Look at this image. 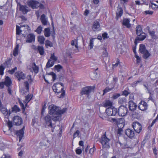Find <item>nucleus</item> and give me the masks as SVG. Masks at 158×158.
<instances>
[{
	"label": "nucleus",
	"mask_w": 158,
	"mask_h": 158,
	"mask_svg": "<svg viewBox=\"0 0 158 158\" xmlns=\"http://www.w3.org/2000/svg\"><path fill=\"white\" fill-rule=\"evenodd\" d=\"M48 108V113L52 115V120L54 121H59L61 118V114L67 110V109L65 108L60 110L59 107L53 104L49 106Z\"/></svg>",
	"instance_id": "nucleus-1"
},
{
	"label": "nucleus",
	"mask_w": 158,
	"mask_h": 158,
	"mask_svg": "<svg viewBox=\"0 0 158 158\" xmlns=\"http://www.w3.org/2000/svg\"><path fill=\"white\" fill-rule=\"evenodd\" d=\"M64 87L63 84L60 82L54 84L52 87V88L56 95H59L61 93L60 95L58 96L59 98H63L65 95V91L64 90Z\"/></svg>",
	"instance_id": "nucleus-2"
},
{
	"label": "nucleus",
	"mask_w": 158,
	"mask_h": 158,
	"mask_svg": "<svg viewBox=\"0 0 158 158\" xmlns=\"http://www.w3.org/2000/svg\"><path fill=\"white\" fill-rule=\"evenodd\" d=\"M44 122L45 123L46 126H48L51 128V131L53 132L54 129L55 128V126L54 125L52 124V118L51 116L49 115H47L44 117Z\"/></svg>",
	"instance_id": "nucleus-3"
},
{
	"label": "nucleus",
	"mask_w": 158,
	"mask_h": 158,
	"mask_svg": "<svg viewBox=\"0 0 158 158\" xmlns=\"http://www.w3.org/2000/svg\"><path fill=\"white\" fill-rule=\"evenodd\" d=\"M110 141V139L106 136V132H105L104 134L102 135L100 140L103 148H110L109 143Z\"/></svg>",
	"instance_id": "nucleus-4"
},
{
	"label": "nucleus",
	"mask_w": 158,
	"mask_h": 158,
	"mask_svg": "<svg viewBox=\"0 0 158 158\" xmlns=\"http://www.w3.org/2000/svg\"><path fill=\"white\" fill-rule=\"evenodd\" d=\"M95 88V86H87L84 87L82 89L81 91V94L82 95L85 94L89 96V94L92 92H94V89Z\"/></svg>",
	"instance_id": "nucleus-5"
},
{
	"label": "nucleus",
	"mask_w": 158,
	"mask_h": 158,
	"mask_svg": "<svg viewBox=\"0 0 158 158\" xmlns=\"http://www.w3.org/2000/svg\"><path fill=\"white\" fill-rule=\"evenodd\" d=\"M127 112V108L126 107L121 105L118 109V114L121 116H125Z\"/></svg>",
	"instance_id": "nucleus-6"
},
{
	"label": "nucleus",
	"mask_w": 158,
	"mask_h": 158,
	"mask_svg": "<svg viewBox=\"0 0 158 158\" xmlns=\"http://www.w3.org/2000/svg\"><path fill=\"white\" fill-rule=\"evenodd\" d=\"M27 4L29 7L33 9L38 8L40 4L39 2L34 0H30L27 1Z\"/></svg>",
	"instance_id": "nucleus-7"
},
{
	"label": "nucleus",
	"mask_w": 158,
	"mask_h": 158,
	"mask_svg": "<svg viewBox=\"0 0 158 158\" xmlns=\"http://www.w3.org/2000/svg\"><path fill=\"white\" fill-rule=\"evenodd\" d=\"M132 127L135 131L138 133H139L142 130V126L138 122H135L133 123Z\"/></svg>",
	"instance_id": "nucleus-8"
},
{
	"label": "nucleus",
	"mask_w": 158,
	"mask_h": 158,
	"mask_svg": "<svg viewBox=\"0 0 158 158\" xmlns=\"http://www.w3.org/2000/svg\"><path fill=\"white\" fill-rule=\"evenodd\" d=\"M13 122L14 125L19 126L22 124L23 120L21 117L16 116H14L13 118Z\"/></svg>",
	"instance_id": "nucleus-9"
},
{
	"label": "nucleus",
	"mask_w": 158,
	"mask_h": 158,
	"mask_svg": "<svg viewBox=\"0 0 158 158\" xmlns=\"http://www.w3.org/2000/svg\"><path fill=\"white\" fill-rule=\"evenodd\" d=\"M137 35L138 36L136 37L134 42V43L135 45H137V41L138 40L142 41L144 40L146 38V36L145 33L144 35V34L140 33Z\"/></svg>",
	"instance_id": "nucleus-10"
},
{
	"label": "nucleus",
	"mask_w": 158,
	"mask_h": 158,
	"mask_svg": "<svg viewBox=\"0 0 158 158\" xmlns=\"http://www.w3.org/2000/svg\"><path fill=\"white\" fill-rule=\"evenodd\" d=\"M15 75L18 78V80L19 81L21 79L24 80L26 78L25 74L20 71L15 73Z\"/></svg>",
	"instance_id": "nucleus-11"
},
{
	"label": "nucleus",
	"mask_w": 158,
	"mask_h": 158,
	"mask_svg": "<svg viewBox=\"0 0 158 158\" xmlns=\"http://www.w3.org/2000/svg\"><path fill=\"white\" fill-rule=\"evenodd\" d=\"M148 105L146 102L144 101H141L138 106L139 108L141 110H146L148 108Z\"/></svg>",
	"instance_id": "nucleus-12"
},
{
	"label": "nucleus",
	"mask_w": 158,
	"mask_h": 158,
	"mask_svg": "<svg viewBox=\"0 0 158 158\" xmlns=\"http://www.w3.org/2000/svg\"><path fill=\"white\" fill-rule=\"evenodd\" d=\"M24 128L25 127H23L22 129L16 131V134L19 137V141H20L22 138L23 137Z\"/></svg>",
	"instance_id": "nucleus-13"
},
{
	"label": "nucleus",
	"mask_w": 158,
	"mask_h": 158,
	"mask_svg": "<svg viewBox=\"0 0 158 158\" xmlns=\"http://www.w3.org/2000/svg\"><path fill=\"white\" fill-rule=\"evenodd\" d=\"M125 133L126 135L130 138H133L135 136L134 131L130 129H127L125 130Z\"/></svg>",
	"instance_id": "nucleus-14"
},
{
	"label": "nucleus",
	"mask_w": 158,
	"mask_h": 158,
	"mask_svg": "<svg viewBox=\"0 0 158 158\" xmlns=\"http://www.w3.org/2000/svg\"><path fill=\"white\" fill-rule=\"evenodd\" d=\"M35 41V36L33 34L31 33L27 35L26 40V42L31 43Z\"/></svg>",
	"instance_id": "nucleus-15"
},
{
	"label": "nucleus",
	"mask_w": 158,
	"mask_h": 158,
	"mask_svg": "<svg viewBox=\"0 0 158 158\" xmlns=\"http://www.w3.org/2000/svg\"><path fill=\"white\" fill-rule=\"evenodd\" d=\"M137 105L132 101L129 102V110L134 111L136 109Z\"/></svg>",
	"instance_id": "nucleus-16"
},
{
	"label": "nucleus",
	"mask_w": 158,
	"mask_h": 158,
	"mask_svg": "<svg viewBox=\"0 0 158 158\" xmlns=\"http://www.w3.org/2000/svg\"><path fill=\"white\" fill-rule=\"evenodd\" d=\"M27 78L28 79V81H26L24 82V85L25 86L26 90L27 91L29 90V84L28 82L29 83H31L32 81V79H31V75H28L27 76Z\"/></svg>",
	"instance_id": "nucleus-17"
},
{
	"label": "nucleus",
	"mask_w": 158,
	"mask_h": 158,
	"mask_svg": "<svg viewBox=\"0 0 158 158\" xmlns=\"http://www.w3.org/2000/svg\"><path fill=\"white\" fill-rule=\"evenodd\" d=\"M113 104L112 102L109 100H106L102 103V106L105 107H111Z\"/></svg>",
	"instance_id": "nucleus-18"
},
{
	"label": "nucleus",
	"mask_w": 158,
	"mask_h": 158,
	"mask_svg": "<svg viewBox=\"0 0 158 158\" xmlns=\"http://www.w3.org/2000/svg\"><path fill=\"white\" fill-rule=\"evenodd\" d=\"M0 109L2 112L6 116H9L11 113V111H10V110H9L8 111L7 109L6 108L2 107Z\"/></svg>",
	"instance_id": "nucleus-19"
},
{
	"label": "nucleus",
	"mask_w": 158,
	"mask_h": 158,
	"mask_svg": "<svg viewBox=\"0 0 158 158\" xmlns=\"http://www.w3.org/2000/svg\"><path fill=\"white\" fill-rule=\"evenodd\" d=\"M102 56L103 57V60L104 61H107L109 62L110 58L108 56V53L105 48V50L102 52Z\"/></svg>",
	"instance_id": "nucleus-20"
},
{
	"label": "nucleus",
	"mask_w": 158,
	"mask_h": 158,
	"mask_svg": "<svg viewBox=\"0 0 158 158\" xmlns=\"http://www.w3.org/2000/svg\"><path fill=\"white\" fill-rule=\"evenodd\" d=\"M100 26L99 23L98 21H95L94 22L92 29L94 31H98L100 29Z\"/></svg>",
	"instance_id": "nucleus-21"
},
{
	"label": "nucleus",
	"mask_w": 158,
	"mask_h": 158,
	"mask_svg": "<svg viewBox=\"0 0 158 158\" xmlns=\"http://www.w3.org/2000/svg\"><path fill=\"white\" fill-rule=\"evenodd\" d=\"M28 7L26 6L20 5L19 10L21 11L23 14H26L29 11L27 9Z\"/></svg>",
	"instance_id": "nucleus-22"
},
{
	"label": "nucleus",
	"mask_w": 158,
	"mask_h": 158,
	"mask_svg": "<svg viewBox=\"0 0 158 158\" xmlns=\"http://www.w3.org/2000/svg\"><path fill=\"white\" fill-rule=\"evenodd\" d=\"M123 14V10L121 8H119L117 9L116 13V19H118Z\"/></svg>",
	"instance_id": "nucleus-23"
},
{
	"label": "nucleus",
	"mask_w": 158,
	"mask_h": 158,
	"mask_svg": "<svg viewBox=\"0 0 158 158\" xmlns=\"http://www.w3.org/2000/svg\"><path fill=\"white\" fill-rule=\"evenodd\" d=\"M5 85L7 87L10 86L12 84L11 81L9 77H6L5 80L4 82Z\"/></svg>",
	"instance_id": "nucleus-24"
},
{
	"label": "nucleus",
	"mask_w": 158,
	"mask_h": 158,
	"mask_svg": "<svg viewBox=\"0 0 158 158\" xmlns=\"http://www.w3.org/2000/svg\"><path fill=\"white\" fill-rule=\"evenodd\" d=\"M40 20L43 25H47L48 21L47 19L46 18L45 15L44 14H43L41 16Z\"/></svg>",
	"instance_id": "nucleus-25"
},
{
	"label": "nucleus",
	"mask_w": 158,
	"mask_h": 158,
	"mask_svg": "<svg viewBox=\"0 0 158 158\" xmlns=\"http://www.w3.org/2000/svg\"><path fill=\"white\" fill-rule=\"evenodd\" d=\"M130 21L129 19H124L123 21V24L127 28H129L131 27V24L129 23Z\"/></svg>",
	"instance_id": "nucleus-26"
},
{
	"label": "nucleus",
	"mask_w": 158,
	"mask_h": 158,
	"mask_svg": "<svg viewBox=\"0 0 158 158\" xmlns=\"http://www.w3.org/2000/svg\"><path fill=\"white\" fill-rule=\"evenodd\" d=\"M37 50V52L39 53L40 55L42 56L44 55L45 52L43 46H38Z\"/></svg>",
	"instance_id": "nucleus-27"
},
{
	"label": "nucleus",
	"mask_w": 158,
	"mask_h": 158,
	"mask_svg": "<svg viewBox=\"0 0 158 158\" xmlns=\"http://www.w3.org/2000/svg\"><path fill=\"white\" fill-rule=\"evenodd\" d=\"M135 31L137 35H138V34L140 33L145 34V33L143 32L142 28L140 25H138L136 27Z\"/></svg>",
	"instance_id": "nucleus-28"
},
{
	"label": "nucleus",
	"mask_w": 158,
	"mask_h": 158,
	"mask_svg": "<svg viewBox=\"0 0 158 158\" xmlns=\"http://www.w3.org/2000/svg\"><path fill=\"white\" fill-rule=\"evenodd\" d=\"M44 35L46 37H49L50 35V31L49 27L46 28L44 31Z\"/></svg>",
	"instance_id": "nucleus-29"
},
{
	"label": "nucleus",
	"mask_w": 158,
	"mask_h": 158,
	"mask_svg": "<svg viewBox=\"0 0 158 158\" xmlns=\"http://www.w3.org/2000/svg\"><path fill=\"white\" fill-rule=\"evenodd\" d=\"M147 50L146 49V47L145 45L143 44H140L139 45V52L140 53L143 54Z\"/></svg>",
	"instance_id": "nucleus-30"
},
{
	"label": "nucleus",
	"mask_w": 158,
	"mask_h": 158,
	"mask_svg": "<svg viewBox=\"0 0 158 158\" xmlns=\"http://www.w3.org/2000/svg\"><path fill=\"white\" fill-rule=\"evenodd\" d=\"M78 49H75L74 46L70 47L69 48L68 51L69 53L66 52V54L67 55L70 56V53H72L73 52H76Z\"/></svg>",
	"instance_id": "nucleus-31"
},
{
	"label": "nucleus",
	"mask_w": 158,
	"mask_h": 158,
	"mask_svg": "<svg viewBox=\"0 0 158 158\" xmlns=\"http://www.w3.org/2000/svg\"><path fill=\"white\" fill-rule=\"evenodd\" d=\"M19 44H16L15 48L13 52V55L16 56L18 55V54L19 48Z\"/></svg>",
	"instance_id": "nucleus-32"
},
{
	"label": "nucleus",
	"mask_w": 158,
	"mask_h": 158,
	"mask_svg": "<svg viewBox=\"0 0 158 158\" xmlns=\"http://www.w3.org/2000/svg\"><path fill=\"white\" fill-rule=\"evenodd\" d=\"M54 64V61H52L51 59H49L48 60L46 64V67L47 68H49L52 66Z\"/></svg>",
	"instance_id": "nucleus-33"
},
{
	"label": "nucleus",
	"mask_w": 158,
	"mask_h": 158,
	"mask_svg": "<svg viewBox=\"0 0 158 158\" xmlns=\"http://www.w3.org/2000/svg\"><path fill=\"white\" fill-rule=\"evenodd\" d=\"M148 32L152 37V38L154 39H158V37L155 34V32L154 31H150V30H148Z\"/></svg>",
	"instance_id": "nucleus-34"
},
{
	"label": "nucleus",
	"mask_w": 158,
	"mask_h": 158,
	"mask_svg": "<svg viewBox=\"0 0 158 158\" xmlns=\"http://www.w3.org/2000/svg\"><path fill=\"white\" fill-rule=\"evenodd\" d=\"M45 38L43 36H40L38 37V41L41 44H44Z\"/></svg>",
	"instance_id": "nucleus-35"
},
{
	"label": "nucleus",
	"mask_w": 158,
	"mask_h": 158,
	"mask_svg": "<svg viewBox=\"0 0 158 158\" xmlns=\"http://www.w3.org/2000/svg\"><path fill=\"white\" fill-rule=\"evenodd\" d=\"M112 109H113V107L112 108L111 107H109L106 109V112L108 115L111 116Z\"/></svg>",
	"instance_id": "nucleus-36"
},
{
	"label": "nucleus",
	"mask_w": 158,
	"mask_h": 158,
	"mask_svg": "<svg viewBox=\"0 0 158 158\" xmlns=\"http://www.w3.org/2000/svg\"><path fill=\"white\" fill-rule=\"evenodd\" d=\"M71 46H74L75 49H78V46L77 44V41L76 43L74 40L71 41Z\"/></svg>",
	"instance_id": "nucleus-37"
},
{
	"label": "nucleus",
	"mask_w": 158,
	"mask_h": 158,
	"mask_svg": "<svg viewBox=\"0 0 158 158\" xmlns=\"http://www.w3.org/2000/svg\"><path fill=\"white\" fill-rule=\"evenodd\" d=\"M126 99L125 98H120L118 99V102L120 104H123L126 102Z\"/></svg>",
	"instance_id": "nucleus-38"
},
{
	"label": "nucleus",
	"mask_w": 158,
	"mask_h": 158,
	"mask_svg": "<svg viewBox=\"0 0 158 158\" xmlns=\"http://www.w3.org/2000/svg\"><path fill=\"white\" fill-rule=\"evenodd\" d=\"M54 68L57 71V72H59L63 69V67L60 64H58L56 65L55 66Z\"/></svg>",
	"instance_id": "nucleus-39"
},
{
	"label": "nucleus",
	"mask_w": 158,
	"mask_h": 158,
	"mask_svg": "<svg viewBox=\"0 0 158 158\" xmlns=\"http://www.w3.org/2000/svg\"><path fill=\"white\" fill-rule=\"evenodd\" d=\"M143 54V57L145 59H147L150 55V54L147 50Z\"/></svg>",
	"instance_id": "nucleus-40"
},
{
	"label": "nucleus",
	"mask_w": 158,
	"mask_h": 158,
	"mask_svg": "<svg viewBox=\"0 0 158 158\" xmlns=\"http://www.w3.org/2000/svg\"><path fill=\"white\" fill-rule=\"evenodd\" d=\"M112 113L111 116H116L118 115V110L117 108L113 107V109L112 110Z\"/></svg>",
	"instance_id": "nucleus-41"
},
{
	"label": "nucleus",
	"mask_w": 158,
	"mask_h": 158,
	"mask_svg": "<svg viewBox=\"0 0 158 158\" xmlns=\"http://www.w3.org/2000/svg\"><path fill=\"white\" fill-rule=\"evenodd\" d=\"M45 46L47 48H48V46L51 47L53 46V44L50 41L48 40L45 41Z\"/></svg>",
	"instance_id": "nucleus-42"
},
{
	"label": "nucleus",
	"mask_w": 158,
	"mask_h": 158,
	"mask_svg": "<svg viewBox=\"0 0 158 158\" xmlns=\"http://www.w3.org/2000/svg\"><path fill=\"white\" fill-rule=\"evenodd\" d=\"M20 110L19 108L16 105H15L12 108L11 111H15V112H18Z\"/></svg>",
	"instance_id": "nucleus-43"
},
{
	"label": "nucleus",
	"mask_w": 158,
	"mask_h": 158,
	"mask_svg": "<svg viewBox=\"0 0 158 158\" xmlns=\"http://www.w3.org/2000/svg\"><path fill=\"white\" fill-rule=\"evenodd\" d=\"M42 28H43L41 26H39L35 30V31L38 34H40L42 31Z\"/></svg>",
	"instance_id": "nucleus-44"
},
{
	"label": "nucleus",
	"mask_w": 158,
	"mask_h": 158,
	"mask_svg": "<svg viewBox=\"0 0 158 158\" xmlns=\"http://www.w3.org/2000/svg\"><path fill=\"white\" fill-rule=\"evenodd\" d=\"M114 63L113 62V64H112V66L113 68L116 67L118 65H119V66H120L121 62L118 59H117L116 63H115V64H114Z\"/></svg>",
	"instance_id": "nucleus-45"
},
{
	"label": "nucleus",
	"mask_w": 158,
	"mask_h": 158,
	"mask_svg": "<svg viewBox=\"0 0 158 158\" xmlns=\"http://www.w3.org/2000/svg\"><path fill=\"white\" fill-rule=\"evenodd\" d=\"M113 89V88H109V87H106L105 89H104L103 90V95H104L106 93H107L110 92L111 90H112Z\"/></svg>",
	"instance_id": "nucleus-46"
},
{
	"label": "nucleus",
	"mask_w": 158,
	"mask_h": 158,
	"mask_svg": "<svg viewBox=\"0 0 158 158\" xmlns=\"http://www.w3.org/2000/svg\"><path fill=\"white\" fill-rule=\"evenodd\" d=\"M50 58L51 60H53V61H54V62L57 60V57L55 56L54 53L51 54Z\"/></svg>",
	"instance_id": "nucleus-47"
},
{
	"label": "nucleus",
	"mask_w": 158,
	"mask_h": 158,
	"mask_svg": "<svg viewBox=\"0 0 158 158\" xmlns=\"http://www.w3.org/2000/svg\"><path fill=\"white\" fill-rule=\"evenodd\" d=\"M94 38L91 39L90 40V43L89 46L90 49H91L93 47L94 40Z\"/></svg>",
	"instance_id": "nucleus-48"
},
{
	"label": "nucleus",
	"mask_w": 158,
	"mask_h": 158,
	"mask_svg": "<svg viewBox=\"0 0 158 158\" xmlns=\"http://www.w3.org/2000/svg\"><path fill=\"white\" fill-rule=\"evenodd\" d=\"M132 116L133 118H138L139 117V114L136 112H133L132 114Z\"/></svg>",
	"instance_id": "nucleus-49"
},
{
	"label": "nucleus",
	"mask_w": 158,
	"mask_h": 158,
	"mask_svg": "<svg viewBox=\"0 0 158 158\" xmlns=\"http://www.w3.org/2000/svg\"><path fill=\"white\" fill-rule=\"evenodd\" d=\"M22 31L20 30V27L18 26H16V33L17 35H19L21 32Z\"/></svg>",
	"instance_id": "nucleus-50"
},
{
	"label": "nucleus",
	"mask_w": 158,
	"mask_h": 158,
	"mask_svg": "<svg viewBox=\"0 0 158 158\" xmlns=\"http://www.w3.org/2000/svg\"><path fill=\"white\" fill-rule=\"evenodd\" d=\"M49 74L52 76V80L53 81H54L56 79V74L54 73L53 72H50Z\"/></svg>",
	"instance_id": "nucleus-51"
},
{
	"label": "nucleus",
	"mask_w": 158,
	"mask_h": 158,
	"mask_svg": "<svg viewBox=\"0 0 158 158\" xmlns=\"http://www.w3.org/2000/svg\"><path fill=\"white\" fill-rule=\"evenodd\" d=\"M142 79H139L137 81H134L132 84V85L133 87H135L136 86L137 84L141 82L142 81Z\"/></svg>",
	"instance_id": "nucleus-52"
},
{
	"label": "nucleus",
	"mask_w": 158,
	"mask_h": 158,
	"mask_svg": "<svg viewBox=\"0 0 158 158\" xmlns=\"http://www.w3.org/2000/svg\"><path fill=\"white\" fill-rule=\"evenodd\" d=\"M122 92V95H124L126 97L130 93V92L129 91L126 90H124Z\"/></svg>",
	"instance_id": "nucleus-53"
},
{
	"label": "nucleus",
	"mask_w": 158,
	"mask_h": 158,
	"mask_svg": "<svg viewBox=\"0 0 158 158\" xmlns=\"http://www.w3.org/2000/svg\"><path fill=\"white\" fill-rule=\"evenodd\" d=\"M143 86L146 88V89H147L148 93H149L150 95L152 94L151 93V90L149 89V86L148 85V84H143Z\"/></svg>",
	"instance_id": "nucleus-54"
},
{
	"label": "nucleus",
	"mask_w": 158,
	"mask_h": 158,
	"mask_svg": "<svg viewBox=\"0 0 158 158\" xmlns=\"http://www.w3.org/2000/svg\"><path fill=\"white\" fill-rule=\"evenodd\" d=\"M46 103L45 102L43 106L41 111V114H43L45 112V110L46 108Z\"/></svg>",
	"instance_id": "nucleus-55"
},
{
	"label": "nucleus",
	"mask_w": 158,
	"mask_h": 158,
	"mask_svg": "<svg viewBox=\"0 0 158 158\" xmlns=\"http://www.w3.org/2000/svg\"><path fill=\"white\" fill-rule=\"evenodd\" d=\"M120 94H113V96L112 97V98L114 99H115L118 98L120 96Z\"/></svg>",
	"instance_id": "nucleus-56"
},
{
	"label": "nucleus",
	"mask_w": 158,
	"mask_h": 158,
	"mask_svg": "<svg viewBox=\"0 0 158 158\" xmlns=\"http://www.w3.org/2000/svg\"><path fill=\"white\" fill-rule=\"evenodd\" d=\"M5 69V68L3 65H1L0 66V74L3 75L4 73L3 71Z\"/></svg>",
	"instance_id": "nucleus-57"
},
{
	"label": "nucleus",
	"mask_w": 158,
	"mask_h": 158,
	"mask_svg": "<svg viewBox=\"0 0 158 158\" xmlns=\"http://www.w3.org/2000/svg\"><path fill=\"white\" fill-rule=\"evenodd\" d=\"M34 64V65L33 67V69L35 73H37L38 72V68L35 65V63Z\"/></svg>",
	"instance_id": "nucleus-58"
},
{
	"label": "nucleus",
	"mask_w": 158,
	"mask_h": 158,
	"mask_svg": "<svg viewBox=\"0 0 158 158\" xmlns=\"http://www.w3.org/2000/svg\"><path fill=\"white\" fill-rule=\"evenodd\" d=\"M118 122L117 123V125L119 124H122L124 121V119L123 118H118Z\"/></svg>",
	"instance_id": "nucleus-59"
},
{
	"label": "nucleus",
	"mask_w": 158,
	"mask_h": 158,
	"mask_svg": "<svg viewBox=\"0 0 158 158\" xmlns=\"http://www.w3.org/2000/svg\"><path fill=\"white\" fill-rule=\"evenodd\" d=\"M32 96L31 94H28L26 97V100L28 102L31 99Z\"/></svg>",
	"instance_id": "nucleus-60"
},
{
	"label": "nucleus",
	"mask_w": 158,
	"mask_h": 158,
	"mask_svg": "<svg viewBox=\"0 0 158 158\" xmlns=\"http://www.w3.org/2000/svg\"><path fill=\"white\" fill-rule=\"evenodd\" d=\"M95 148L94 146L93 148L90 149L89 151V153L90 154L92 155V154L94 153V151H95Z\"/></svg>",
	"instance_id": "nucleus-61"
},
{
	"label": "nucleus",
	"mask_w": 158,
	"mask_h": 158,
	"mask_svg": "<svg viewBox=\"0 0 158 158\" xmlns=\"http://www.w3.org/2000/svg\"><path fill=\"white\" fill-rule=\"evenodd\" d=\"M118 118H111L110 121L114 123H115L117 124V123L118 122Z\"/></svg>",
	"instance_id": "nucleus-62"
},
{
	"label": "nucleus",
	"mask_w": 158,
	"mask_h": 158,
	"mask_svg": "<svg viewBox=\"0 0 158 158\" xmlns=\"http://www.w3.org/2000/svg\"><path fill=\"white\" fill-rule=\"evenodd\" d=\"M135 57L136 58V62L137 63H140L141 61V58L138 56L137 54L135 55Z\"/></svg>",
	"instance_id": "nucleus-63"
},
{
	"label": "nucleus",
	"mask_w": 158,
	"mask_h": 158,
	"mask_svg": "<svg viewBox=\"0 0 158 158\" xmlns=\"http://www.w3.org/2000/svg\"><path fill=\"white\" fill-rule=\"evenodd\" d=\"M80 131L79 130H77L73 135V138L78 136L79 134Z\"/></svg>",
	"instance_id": "nucleus-64"
}]
</instances>
